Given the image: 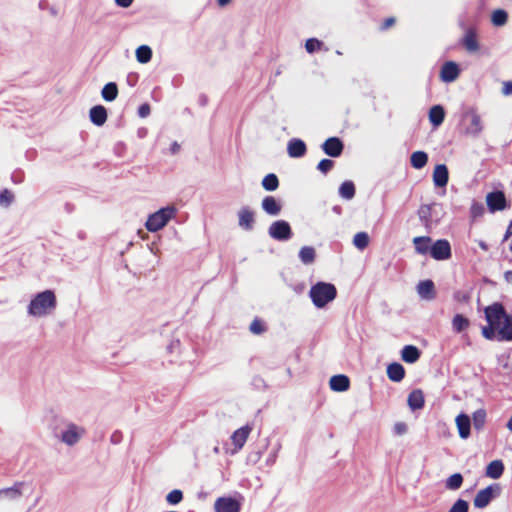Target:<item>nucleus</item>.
I'll use <instances>...</instances> for the list:
<instances>
[{
    "label": "nucleus",
    "mask_w": 512,
    "mask_h": 512,
    "mask_svg": "<svg viewBox=\"0 0 512 512\" xmlns=\"http://www.w3.org/2000/svg\"><path fill=\"white\" fill-rule=\"evenodd\" d=\"M57 305L55 293L45 290L36 294L30 301L27 312L33 317H43L50 314Z\"/></svg>",
    "instance_id": "nucleus-1"
},
{
    "label": "nucleus",
    "mask_w": 512,
    "mask_h": 512,
    "mask_svg": "<svg viewBox=\"0 0 512 512\" xmlns=\"http://www.w3.org/2000/svg\"><path fill=\"white\" fill-rule=\"evenodd\" d=\"M337 296L336 287L327 282L319 281L312 285L309 291V297L318 309L324 308L328 303L332 302Z\"/></svg>",
    "instance_id": "nucleus-2"
},
{
    "label": "nucleus",
    "mask_w": 512,
    "mask_h": 512,
    "mask_svg": "<svg viewBox=\"0 0 512 512\" xmlns=\"http://www.w3.org/2000/svg\"><path fill=\"white\" fill-rule=\"evenodd\" d=\"M177 212L178 209L174 205L160 208L149 215L145 223L146 229L150 232H157L163 229L167 223L176 216Z\"/></svg>",
    "instance_id": "nucleus-3"
},
{
    "label": "nucleus",
    "mask_w": 512,
    "mask_h": 512,
    "mask_svg": "<svg viewBox=\"0 0 512 512\" xmlns=\"http://www.w3.org/2000/svg\"><path fill=\"white\" fill-rule=\"evenodd\" d=\"M32 492V485L25 481H17L11 487L0 489V508L6 503L18 502L22 496Z\"/></svg>",
    "instance_id": "nucleus-4"
},
{
    "label": "nucleus",
    "mask_w": 512,
    "mask_h": 512,
    "mask_svg": "<svg viewBox=\"0 0 512 512\" xmlns=\"http://www.w3.org/2000/svg\"><path fill=\"white\" fill-rule=\"evenodd\" d=\"M469 120L465 125L463 133L466 136L477 138L484 130V125L481 116L474 108H470L462 114V121Z\"/></svg>",
    "instance_id": "nucleus-5"
},
{
    "label": "nucleus",
    "mask_w": 512,
    "mask_h": 512,
    "mask_svg": "<svg viewBox=\"0 0 512 512\" xmlns=\"http://www.w3.org/2000/svg\"><path fill=\"white\" fill-rule=\"evenodd\" d=\"M269 236L277 241H288L291 239L293 232L290 224L285 220L274 221L269 229Z\"/></svg>",
    "instance_id": "nucleus-6"
},
{
    "label": "nucleus",
    "mask_w": 512,
    "mask_h": 512,
    "mask_svg": "<svg viewBox=\"0 0 512 512\" xmlns=\"http://www.w3.org/2000/svg\"><path fill=\"white\" fill-rule=\"evenodd\" d=\"M452 255L451 245L446 239H439L431 245L430 256L437 260H448Z\"/></svg>",
    "instance_id": "nucleus-7"
},
{
    "label": "nucleus",
    "mask_w": 512,
    "mask_h": 512,
    "mask_svg": "<svg viewBox=\"0 0 512 512\" xmlns=\"http://www.w3.org/2000/svg\"><path fill=\"white\" fill-rule=\"evenodd\" d=\"M486 203L491 213L502 211L508 207L504 192L498 190L487 194Z\"/></svg>",
    "instance_id": "nucleus-8"
},
{
    "label": "nucleus",
    "mask_w": 512,
    "mask_h": 512,
    "mask_svg": "<svg viewBox=\"0 0 512 512\" xmlns=\"http://www.w3.org/2000/svg\"><path fill=\"white\" fill-rule=\"evenodd\" d=\"M323 152L333 158L341 156L344 144L338 137H330L321 145Z\"/></svg>",
    "instance_id": "nucleus-9"
},
{
    "label": "nucleus",
    "mask_w": 512,
    "mask_h": 512,
    "mask_svg": "<svg viewBox=\"0 0 512 512\" xmlns=\"http://www.w3.org/2000/svg\"><path fill=\"white\" fill-rule=\"evenodd\" d=\"M459 74V65L454 61H447L441 67L440 79L445 83H451L458 78Z\"/></svg>",
    "instance_id": "nucleus-10"
},
{
    "label": "nucleus",
    "mask_w": 512,
    "mask_h": 512,
    "mask_svg": "<svg viewBox=\"0 0 512 512\" xmlns=\"http://www.w3.org/2000/svg\"><path fill=\"white\" fill-rule=\"evenodd\" d=\"M486 319L490 325H494L496 323L500 324L501 320H505L508 315L505 313L503 306L499 303H495L485 310Z\"/></svg>",
    "instance_id": "nucleus-11"
},
{
    "label": "nucleus",
    "mask_w": 512,
    "mask_h": 512,
    "mask_svg": "<svg viewBox=\"0 0 512 512\" xmlns=\"http://www.w3.org/2000/svg\"><path fill=\"white\" fill-rule=\"evenodd\" d=\"M255 215L247 206L238 211V225L245 231H251L254 228Z\"/></svg>",
    "instance_id": "nucleus-12"
},
{
    "label": "nucleus",
    "mask_w": 512,
    "mask_h": 512,
    "mask_svg": "<svg viewBox=\"0 0 512 512\" xmlns=\"http://www.w3.org/2000/svg\"><path fill=\"white\" fill-rule=\"evenodd\" d=\"M83 430L74 424L68 425V427L62 431L60 439L63 443L73 446L81 438Z\"/></svg>",
    "instance_id": "nucleus-13"
},
{
    "label": "nucleus",
    "mask_w": 512,
    "mask_h": 512,
    "mask_svg": "<svg viewBox=\"0 0 512 512\" xmlns=\"http://www.w3.org/2000/svg\"><path fill=\"white\" fill-rule=\"evenodd\" d=\"M461 45L466 49L468 53H476L479 48V42L477 39V33L475 29L469 28L466 30L464 36L460 41Z\"/></svg>",
    "instance_id": "nucleus-14"
},
{
    "label": "nucleus",
    "mask_w": 512,
    "mask_h": 512,
    "mask_svg": "<svg viewBox=\"0 0 512 512\" xmlns=\"http://www.w3.org/2000/svg\"><path fill=\"white\" fill-rule=\"evenodd\" d=\"M306 151V144L301 139L293 138L287 144L288 155L292 158L303 157L306 154Z\"/></svg>",
    "instance_id": "nucleus-15"
},
{
    "label": "nucleus",
    "mask_w": 512,
    "mask_h": 512,
    "mask_svg": "<svg viewBox=\"0 0 512 512\" xmlns=\"http://www.w3.org/2000/svg\"><path fill=\"white\" fill-rule=\"evenodd\" d=\"M437 204H425L421 205L418 210V216L420 221L425 225V227H431L434 222L437 220L433 219V212L437 208Z\"/></svg>",
    "instance_id": "nucleus-16"
},
{
    "label": "nucleus",
    "mask_w": 512,
    "mask_h": 512,
    "mask_svg": "<svg viewBox=\"0 0 512 512\" xmlns=\"http://www.w3.org/2000/svg\"><path fill=\"white\" fill-rule=\"evenodd\" d=\"M449 181V172L445 164H438L433 171V182L436 187H445Z\"/></svg>",
    "instance_id": "nucleus-17"
},
{
    "label": "nucleus",
    "mask_w": 512,
    "mask_h": 512,
    "mask_svg": "<svg viewBox=\"0 0 512 512\" xmlns=\"http://www.w3.org/2000/svg\"><path fill=\"white\" fill-rule=\"evenodd\" d=\"M216 512H239V504L233 498H218L215 502Z\"/></svg>",
    "instance_id": "nucleus-18"
},
{
    "label": "nucleus",
    "mask_w": 512,
    "mask_h": 512,
    "mask_svg": "<svg viewBox=\"0 0 512 512\" xmlns=\"http://www.w3.org/2000/svg\"><path fill=\"white\" fill-rule=\"evenodd\" d=\"M261 206L264 212L271 216L279 215L282 209L280 202L273 196L264 197Z\"/></svg>",
    "instance_id": "nucleus-19"
},
{
    "label": "nucleus",
    "mask_w": 512,
    "mask_h": 512,
    "mask_svg": "<svg viewBox=\"0 0 512 512\" xmlns=\"http://www.w3.org/2000/svg\"><path fill=\"white\" fill-rule=\"evenodd\" d=\"M251 432V427L243 426L236 431L231 436V440L233 445L235 446V451L240 450L247 441V438Z\"/></svg>",
    "instance_id": "nucleus-20"
},
{
    "label": "nucleus",
    "mask_w": 512,
    "mask_h": 512,
    "mask_svg": "<svg viewBox=\"0 0 512 512\" xmlns=\"http://www.w3.org/2000/svg\"><path fill=\"white\" fill-rule=\"evenodd\" d=\"M493 498V489L491 486H488L482 490H480L475 498H474V506L476 508H480V509H483L485 508L486 506L489 505V503L491 502Z\"/></svg>",
    "instance_id": "nucleus-21"
},
{
    "label": "nucleus",
    "mask_w": 512,
    "mask_h": 512,
    "mask_svg": "<svg viewBox=\"0 0 512 512\" xmlns=\"http://www.w3.org/2000/svg\"><path fill=\"white\" fill-rule=\"evenodd\" d=\"M456 425L458 428L459 436L462 439H467L470 436L471 419L465 413H460L456 417Z\"/></svg>",
    "instance_id": "nucleus-22"
},
{
    "label": "nucleus",
    "mask_w": 512,
    "mask_h": 512,
    "mask_svg": "<svg viewBox=\"0 0 512 512\" xmlns=\"http://www.w3.org/2000/svg\"><path fill=\"white\" fill-rule=\"evenodd\" d=\"M90 121L96 126H102L107 120V110L102 105L93 106L89 111Z\"/></svg>",
    "instance_id": "nucleus-23"
},
{
    "label": "nucleus",
    "mask_w": 512,
    "mask_h": 512,
    "mask_svg": "<svg viewBox=\"0 0 512 512\" xmlns=\"http://www.w3.org/2000/svg\"><path fill=\"white\" fill-rule=\"evenodd\" d=\"M417 293L422 299L432 300L435 298V286L432 280L420 281L417 285Z\"/></svg>",
    "instance_id": "nucleus-24"
},
{
    "label": "nucleus",
    "mask_w": 512,
    "mask_h": 512,
    "mask_svg": "<svg viewBox=\"0 0 512 512\" xmlns=\"http://www.w3.org/2000/svg\"><path fill=\"white\" fill-rule=\"evenodd\" d=\"M330 388L336 392H344L349 389L350 380L346 375L339 374L330 378Z\"/></svg>",
    "instance_id": "nucleus-25"
},
{
    "label": "nucleus",
    "mask_w": 512,
    "mask_h": 512,
    "mask_svg": "<svg viewBox=\"0 0 512 512\" xmlns=\"http://www.w3.org/2000/svg\"><path fill=\"white\" fill-rule=\"evenodd\" d=\"M431 238L429 236H418L413 239L415 252L419 255L430 254Z\"/></svg>",
    "instance_id": "nucleus-26"
},
{
    "label": "nucleus",
    "mask_w": 512,
    "mask_h": 512,
    "mask_svg": "<svg viewBox=\"0 0 512 512\" xmlns=\"http://www.w3.org/2000/svg\"><path fill=\"white\" fill-rule=\"evenodd\" d=\"M387 376L393 382H400L405 376V369L400 363H391L387 367Z\"/></svg>",
    "instance_id": "nucleus-27"
},
{
    "label": "nucleus",
    "mask_w": 512,
    "mask_h": 512,
    "mask_svg": "<svg viewBox=\"0 0 512 512\" xmlns=\"http://www.w3.org/2000/svg\"><path fill=\"white\" fill-rule=\"evenodd\" d=\"M408 406L412 411L421 409L424 406V395L420 389L413 390L408 395Z\"/></svg>",
    "instance_id": "nucleus-28"
},
{
    "label": "nucleus",
    "mask_w": 512,
    "mask_h": 512,
    "mask_svg": "<svg viewBox=\"0 0 512 512\" xmlns=\"http://www.w3.org/2000/svg\"><path fill=\"white\" fill-rule=\"evenodd\" d=\"M420 350L413 345H406L401 351L402 360L406 363H415L420 358Z\"/></svg>",
    "instance_id": "nucleus-29"
},
{
    "label": "nucleus",
    "mask_w": 512,
    "mask_h": 512,
    "mask_svg": "<svg viewBox=\"0 0 512 512\" xmlns=\"http://www.w3.org/2000/svg\"><path fill=\"white\" fill-rule=\"evenodd\" d=\"M445 118V111L441 105H434L429 110V120L434 127L440 126Z\"/></svg>",
    "instance_id": "nucleus-30"
},
{
    "label": "nucleus",
    "mask_w": 512,
    "mask_h": 512,
    "mask_svg": "<svg viewBox=\"0 0 512 512\" xmlns=\"http://www.w3.org/2000/svg\"><path fill=\"white\" fill-rule=\"evenodd\" d=\"M504 472V464L501 460H494L486 467V476L492 479H498Z\"/></svg>",
    "instance_id": "nucleus-31"
},
{
    "label": "nucleus",
    "mask_w": 512,
    "mask_h": 512,
    "mask_svg": "<svg viewBox=\"0 0 512 512\" xmlns=\"http://www.w3.org/2000/svg\"><path fill=\"white\" fill-rule=\"evenodd\" d=\"M499 340L512 341V317L508 316L502 322L498 331Z\"/></svg>",
    "instance_id": "nucleus-32"
},
{
    "label": "nucleus",
    "mask_w": 512,
    "mask_h": 512,
    "mask_svg": "<svg viewBox=\"0 0 512 512\" xmlns=\"http://www.w3.org/2000/svg\"><path fill=\"white\" fill-rule=\"evenodd\" d=\"M102 98L107 102L114 101L118 96V87L115 82L107 83L101 91Z\"/></svg>",
    "instance_id": "nucleus-33"
},
{
    "label": "nucleus",
    "mask_w": 512,
    "mask_h": 512,
    "mask_svg": "<svg viewBox=\"0 0 512 512\" xmlns=\"http://www.w3.org/2000/svg\"><path fill=\"white\" fill-rule=\"evenodd\" d=\"M428 161V155L424 151H416L411 154V166L415 169H422Z\"/></svg>",
    "instance_id": "nucleus-34"
},
{
    "label": "nucleus",
    "mask_w": 512,
    "mask_h": 512,
    "mask_svg": "<svg viewBox=\"0 0 512 512\" xmlns=\"http://www.w3.org/2000/svg\"><path fill=\"white\" fill-rule=\"evenodd\" d=\"M316 258V251L312 246H303L299 251V259L305 264L309 265L314 262Z\"/></svg>",
    "instance_id": "nucleus-35"
},
{
    "label": "nucleus",
    "mask_w": 512,
    "mask_h": 512,
    "mask_svg": "<svg viewBox=\"0 0 512 512\" xmlns=\"http://www.w3.org/2000/svg\"><path fill=\"white\" fill-rule=\"evenodd\" d=\"M339 195L345 200H351L355 196V185L352 181H344L339 187Z\"/></svg>",
    "instance_id": "nucleus-36"
},
{
    "label": "nucleus",
    "mask_w": 512,
    "mask_h": 512,
    "mask_svg": "<svg viewBox=\"0 0 512 512\" xmlns=\"http://www.w3.org/2000/svg\"><path fill=\"white\" fill-rule=\"evenodd\" d=\"M463 484V476L461 473H454L445 481V488L451 491L458 490Z\"/></svg>",
    "instance_id": "nucleus-37"
},
{
    "label": "nucleus",
    "mask_w": 512,
    "mask_h": 512,
    "mask_svg": "<svg viewBox=\"0 0 512 512\" xmlns=\"http://www.w3.org/2000/svg\"><path fill=\"white\" fill-rule=\"evenodd\" d=\"M152 58V50L147 45H141L136 49V59L139 63H148Z\"/></svg>",
    "instance_id": "nucleus-38"
},
{
    "label": "nucleus",
    "mask_w": 512,
    "mask_h": 512,
    "mask_svg": "<svg viewBox=\"0 0 512 512\" xmlns=\"http://www.w3.org/2000/svg\"><path fill=\"white\" fill-rule=\"evenodd\" d=\"M261 184L266 191H275L279 187V180L276 174L269 173L263 178Z\"/></svg>",
    "instance_id": "nucleus-39"
},
{
    "label": "nucleus",
    "mask_w": 512,
    "mask_h": 512,
    "mask_svg": "<svg viewBox=\"0 0 512 512\" xmlns=\"http://www.w3.org/2000/svg\"><path fill=\"white\" fill-rule=\"evenodd\" d=\"M486 411L484 409H478L473 413L472 423L476 430L480 431L483 429L486 422Z\"/></svg>",
    "instance_id": "nucleus-40"
},
{
    "label": "nucleus",
    "mask_w": 512,
    "mask_h": 512,
    "mask_svg": "<svg viewBox=\"0 0 512 512\" xmlns=\"http://www.w3.org/2000/svg\"><path fill=\"white\" fill-rule=\"evenodd\" d=\"M508 14L503 9H497L493 11L491 15V21L494 26L501 27L507 23Z\"/></svg>",
    "instance_id": "nucleus-41"
},
{
    "label": "nucleus",
    "mask_w": 512,
    "mask_h": 512,
    "mask_svg": "<svg viewBox=\"0 0 512 512\" xmlns=\"http://www.w3.org/2000/svg\"><path fill=\"white\" fill-rule=\"evenodd\" d=\"M469 326V320L461 314H456L452 320L453 330L457 333L462 332Z\"/></svg>",
    "instance_id": "nucleus-42"
},
{
    "label": "nucleus",
    "mask_w": 512,
    "mask_h": 512,
    "mask_svg": "<svg viewBox=\"0 0 512 512\" xmlns=\"http://www.w3.org/2000/svg\"><path fill=\"white\" fill-rule=\"evenodd\" d=\"M353 244L359 250H364L369 244V236L366 232H358L353 238Z\"/></svg>",
    "instance_id": "nucleus-43"
},
{
    "label": "nucleus",
    "mask_w": 512,
    "mask_h": 512,
    "mask_svg": "<svg viewBox=\"0 0 512 512\" xmlns=\"http://www.w3.org/2000/svg\"><path fill=\"white\" fill-rule=\"evenodd\" d=\"M324 43L317 38H309L306 40L305 49L308 53L312 54L316 51H319L323 48Z\"/></svg>",
    "instance_id": "nucleus-44"
},
{
    "label": "nucleus",
    "mask_w": 512,
    "mask_h": 512,
    "mask_svg": "<svg viewBox=\"0 0 512 512\" xmlns=\"http://www.w3.org/2000/svg\"><path fill=\"white\" fill-rule=\"evenodd\" d=\"M485 208L484 205L480 202L473 201L470 207V216L472 219H477L484 214Z\"/></svg>",
    "instance_id": "nucleus-45"
},
{
    "label": "nucleus",
    "mask_w": 512,
    "mask_h": 512,
    "mask_svg": "<svg viewBox=\"0 0 512 512\" xmlns=\"http://www.w3.org/2000/svg\"><path fill=\"white\" fill-rule=\"evenodd\" d=\"M183 499V493L181 490L174 489L169 492L166 496V501L171 505H176Z\"/></svg>",
    "instance_id": "nucleus-46"
},
{
    "label": "nucleus",
    "mask_w": 512,
    "mask_h": 512,
    "mask_svg": "<svg viewBox=\"0 0 512 512\" xmlns=\"http://www.w3.org/2000/svg\"><path fill=\"white\" fill-rule=\"evenodd\" d=\"M249 330H250L251 333H253L255 335H260V334L265 332L266 327H265L264 323L260 319L255 318L251 322V324L249 326Z\"/></svg>",
    "instance_id": "nucleus-47"
},
{
    "label": "nucleus",
    "mask_w": 512,
    "mask_h": 512,
    "mask_svg": "<svg viewBox=\"0 0 512 512\" xmlns=\"http://www.w3.org/2000/svg\"><path fill=\"white\" fill-rule=\"evenodd\" d=\"M13 200H14V195L10 190L4 189L0 192V205L1 206H4V207L10 206L11 203L13 202Z\"/></svg>",
    "instance_id": "nucleus-48"
},
{
    "label": "nucleus",
    "mask_w": 512,
    "mask_h": 512,
    "mask_svg": "<svg viewBox=\"0 0 512 512\" xmlns=\"http://www.w3.org/2000/svg\"><path fill=\"white\" fill-rule=\"evenodd\" d=\"M469 504L466 500L458 499L448 512H468Z\"/></svg>",
    "instance_id": "nucleus-49"
},
{
    "label": "nucleus",
    "mask_w": 512,
    "mask_h": 512,
    "mask_svg": "<svg viewBox=\"0 0 512 512\" xmlns=\"http://www.w3.org/2000/svg\"><path fill=\"white\" fill-rule=\"evenodd\" d=\"M334 161L331 160V159H322L318 165H317V169L322 173V174H327L333 167H334Z\"/></svg>",
    "instance_id": "nucleus-50"
},
{
    "label": "nucleus",
    "mask_w": 512,
    "mask_h": 512,
    "mask_svg": "<svg viewBox=\"0 0 512 512\" xmlns=\"http://www.w3.org/2000/svg\"><path fill=\"white\" fill-rule=\"evenodd\" d=\"M151 113V108H150V105L148 103H144L142 105L139 106L138 108V116L140 118H146L150 115Z\"/></svg>",
    "instance_id": "nucleus-51"
},
{
    "label": "nucleus",
    "mask_w": 512,
    "mask_h": 512,
    "mask_svg": "<svg viewBox=\"0 0 512 512\" xmlns=\"http://www.w3.org/2000/svg\"><path fill=\"white\" fill-rule=\"evenodd\" d=\"M482 335L489 340L494 339L495 337V330L492 326L483 327L482 329Z\"/></svg>",
    "instance_id": "nucleus-52"
},
{
    "label": "nucleus",
    "mask_w": 512,
    "mask_h": 512,
    "mask_svg": "<svg viewBox=\"0 0 512 512\" xmlns=\"http://www.w3.org/2000/svg\"><path fill=\"white\" fill-rule=\"evenodd\" d=\"M406 431H407V426L405 423L399 422L394 425V432L397 435H402V434L406 433Z\"/></svg>",
    "instance_id": "nucleus-53"
},
{
    "label": "nucleus",
    "mask_w": 512,
    "mask_h": 512,
    "mask_svg": "<svg viewBox=\"0 0 512 512\" xmlns=\"http://www.w3.org/2000/svg\"><path fill=\"white\" fill-rule=\"evenodd\" d=\"M502 93L505 96L512 95V81L503 82Z\"/></svg>",
    "instance_id": "nucleus-54"
},
{
    "label": "nucleus",
    "mask_w": 512,
    "mask_h": 512,
    "mask_svg": "<svg viewBox=\"0 0 512 512\" xmlns=\"http://www.w3.org/2000/svg\"><path fill=\"white\" fill-rule=\"evenodd\" d=\"M134 0H115L117 6L121 8H128L132 5Z\"/></svg>",
    "instance_id": "nucleus-55"
},
{
    "label": "nucleus",
    "mask_w": 512,
    "mask_h": 512,
    "mask_svg": "<svg viewBox=\"0 0 512 512\" xmlns=\"http://www.w3.org/2000/svg\"><path fill=\"white\" fill-rule=\"evenodd\" d=\"M394 23H395L394 18H392V17L387 18L382 25V29H387V28L391 27Z\"/></svg>",
    "instance_id": "nucleus-56"
},
{
    "label": "nucleus",
    "mask_w": 512,
    "mask_h": 512,
    "mask_svg": "<svg viewBox=\"0 0 512 512\" xmlns=\"http://www.w3.org/2000/svg\"><path fill=\"white\" fill-rule=\"evenodd\" d=\"M179 150H180V145L176 141L173 142L170 147L171 154H176L179 152Z\"/></svg>",
    "instance_id": "nucleus-57"
},
{
    "label": "nucleus",
    "mask_w": 512,
    "mask_h": 512,
    "mask_svg": "<svg viewBox=\"0 0 512 512\" xmlns=\"http://www.w3.org/2000/svg\"><path fill=\"white\" fill-rule=\"evenodd\" d=\"M180 345V341L177 339V340H173L170 345L168 346V349L172 352L174 349L178 348Z\"/></svg>",
    "instance_id": "nucleus-58"
},
{
    "label": "nucleus",
    "mask_w": 512,
    "mask_h": 512,
    "mask_svg": "<svg viewBox=\"0 0 512 512\" xmlns=\"http://www.w3.org/2000/svg\"><path fill=\"white\" fill-rule=\"evenodd\" d=\"M504 279L507 283L512 284V271H506L504 273Z\"/></svg>",
    "instance_id": "nucleus-59"
},
{
    "label": "nucleus",
    "mask_w": 512,
    "mask_h": 512,
    "mask_svg": "<svg viewBox=\"0 0 512 512\" xmlns=\"http://www.w3.org/2000/svg\"><path fill=\"white\" fill-rule=\"evenodd\" d=\"M510 236H512V229H510V227L508 226L503 237V242L507 241L510 238Z\"/></svg>",
    "instance_id": "nucleus-60"
},
{
    "label": "nucleus",
    "mask_w": 512,
    "mask_h": 512,
    "mask_svg": "<svg viewBox=\"0 0 512 512\" xmlns=\"http://www.w3.org/2000/svg\"><path fill=\"white\" fill-rule=\"evenodd\" d=\"M478 245H479V247H480L482 250H484V251H487V250H488V248H489V247H488V245H487V243H486V242H484L483 240H479V241H478Z\"/></svg>",
    "instance_id": "nucleus-61"
},
{
    "label": "nucleus",
    "mask_w": 512,
    "mask_h": 512,
    "mask_svg": "<svg viewBox=\"0 0 512 512\" xmlns=\"http://www.w3.org/2000/svg\"><path fill=\"white\" fill-rule=\"evenodd\" d=\"M217 1V4L220 6V7H225L227 6L232 0H216Z\"/></svg>",
    "instance_id": "nucleus-62"
},
{
    "label": "nucleus",
    "mask_w": 512,
    "mask_h": 512,
    "mask_svg": "<svg viewBox=\"0 0 512 512\" xmlns=\"http://www.w3.org/2000/svg\"><path fill=\"white\" fill-rule=\"evenodd\" d=\"M206 102H207V98H206L205 96H202V97L200 98V103H201V105H205V104H206Z\"/></svg>",
    "instance_id": "nucleus-63"
},
{
    "label": "nucleus",
    "mask_w": 512,
    "mask_h": 512,
    "mask_svg": "<svg viewBox=\"0 0 512 512\" xmlns=\"http://www.w3.org/2000/svg\"><path fill=\"white\" fill-rule=\"evenodd\" d=\"M214 453L218 454L219 453V447L218 446H215L214 449H213Z\"/></svg>",
    "instance_id": "nucleus-64"
}]
</instances>
